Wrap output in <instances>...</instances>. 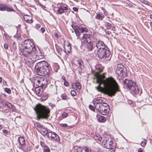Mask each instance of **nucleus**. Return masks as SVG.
Here are the masks:
<instances>
[{
  "label": "nucleus",
  "instance_id": "nucleus-1",
  "mask_svg": "<svg viewBox=\"0 0 152 152\" xmlns=\"http://www.w3.org/2000/svg\"><path fill=\"white\" fill-rule=\"evenodd\" d=\"M94 76L96 79V83L99 84L95 87L98 91L111 97L114 96L117 92L120 91L118 84L113 77H109L104 80V73L100 75L98 72L95 73Z\"/></svg>",
  "mask_w": 152,
  "mask_h": 152
},
{
  "label": "nucleus",
  "instance_id": "nucleus-2",
  "mask_svg": "<svg viewBox=\"0 0 152 152\" xmlns=\"http://www.w3.org/2000/svg\"><path fill=\"white\" fill-rule=\"evenodd\" d=\"M19 50L23 55L27 58L28 61L31 64L38 60V56L41 54L39 50H37L34 44L28 39L24 40L23 44L20 47Z\"/></svg>",
  "mask_w": 152,
  "mask_h": 152
},
{
  "label": "nucleus",
  "instance_id": "nucleus-3",
  "mask_svg": "<svg viewBox=\"0 0 152 152\" xmlns=\"http://www.w3.org/2000/svg\"><path fill=\"white\" fill-rule=\"evenodd\" d=\"M94 53L96 56L101 59L108 57L110 55L107 47L103 42L99 40L96 44Z\"/></svg>",
  "mask_w": 152,
  "mask_h": 152
},
{
  "label": "nucleus",
  "instance_id": "nucleus-4",
  "mask_svg": "<svg viewBox=\"0 0 152 152\" xmlns=\"http://www.w3.org/2000/svg\"><path fill=\"white\" fill-rule=\"evenodd\" d=\"M38 120L47 119L50 116L49 108L40 104L36 105L34 109Z\"/></svg>",
  "mask_w": 152,
  "mask_h": 152
},
{
  "label": "nucleus",
  "instance_id": "nucleus-5",
  "mask_svg": "<svg viewBox=\"0 0 152 152\" xmlns=\"http://www.w3.org/2000/svg\"><path fill=\"white\" fill-rule=\"evenodd\" d=\"M38 74L42 76H46L49 73V67L48 63L45 61L38 62L35 66Z\"/></svg>",
  "mask_w": 152,
  "mask_h": 152
},
{
  "label": "nucleus",
  "instance_id": "nucleus-6",
  "mask_svg": "<svg viewBox=\"0 0 152 152\" xmlns=\"http://www.w3.org/2000/svg\"><path fill=\"white\" fill-rule=\"evenodd\" d=\"M124 83L127 88L129 89L131 92H132L135 94H138L139 92V89L136 83L131 80L125 79L123 81Z\"/></svg>",
  "mask_w": 152,
  "mask_h": 152
},
{
  "label": "nucleus",
  "instance_id": "nucleus-7",
  "mask_svg": "<svg viewBox=\"0 0 152 152\" xmlns=\"http://www.w3.org/2000/svg\"><path fill=\"white\" fill-rule=\"evenodd\" d=\"M102 144L105 148L112 149L113 151L116 148V144L110 138L105 137L102 141Z\"/></svg>",
  "mask_w": 152,
  "mask_h": 152
},
{
  "label": "nucleus",
  "instance_id": "nucleus-8",
  "mask_svg": "<svg viewBox=\"0 0 152 152\" xmlns=\"http://www.w3.org/2000/svg\"><path fill=\"white\" fill-rule=\"evenodd\" d=\"M47 81L43 77H38L36 79L34 84V86L35 88L41 87L45 88L46 87Z\"/></svg>",
  "mask_w": 152,
  "mask_h": 152
},
{
  "label": "nucleus",
  "instance_id": "nucleus-9",
  "mask_svg": "<svg viewBox=\"0 0 152 152\" xmlns=\"http://www.w3.org/2000/svg\"><path fill=\"white\" fill-rule=\"evenodd\" d=\"M97 110L102 114L106 115L109 112V106L107 103H103V104L99 105V109Z\"/></svg>",
  "mask_w": 152,
  "mask_h": 152
},
{
  "label": "nucleus",
  "instance_id": "nucleus-10",
  "mask_svg": "<svg viewBox=\"0 0 152 152\" xmlns=\"http://www.w3.org/2000/svg\"><path fill=\"white\" fill-rule=\"evenodd\" d=\"M47 136L49 140L53 142H58L60 141V139L58 135L52 131H50L48 132Z\"/></svg>",
  "mask_w": 152,
  "mask_h": 152
},
{
  "label": "nucleus",
  "instance_id": "nucleus-11",
  "mask_svg": "<svg viewBox=\"0 0 152 152\" xmlns=\"http://www.w3.org/2000/svg\"><path fill=\"white\" fill-rule=\"evenodd\" d=\"M93 37L92 35L86 34H83L82 38V43L83 45L84 43L92 42Z\"/></svg>",
  "mask_w": 152,
  "mask_h": 152
},
{
  "label": "nucleus",
  "instance_id": "nucleus-12",
  "mask_svg": "<svg viewBox=\"0 0 152 152\" xmlns=\"http://www.w3.org/2000/svg\"><path fill=\"white\" fill-rule=\"evenodd\" d=\"M124 66L122 64H119L116 70V73L119 76L125 77L126 76L127 74L124 71Z\"/></svg>",
  "mask_w": 152,
  "mask_h": 152
},
{
  "label": "nucleus",
  "instance_id": "nucleus-13",
  "mask_svg": "<svg viewBox=\"0 0 152 152\" xmlns=\"http://www.w3.org/2000/svg\"><path fill=\"white\" fill-rule=\"evenodd\" d=\"M0 10L1 11H6L7 12H15V10L12 7L5 4H0Z\"/></svg>",
  "mask_w": 152,
  "mask_h": 152
},
{
  "label": "nucleus",
  "instance_id": "nucleus-14",
  "mask_svg": "<svg viewBox=\"0 0 152 152\" xmlns=\"http://www.w3.org/2000/svg\"><path fill=\"white\" fill-rule=\"evenodd\" d=\"M64 51L66 54H68L71 52V44L68 41L64 42Z\"/></svg>",
  "mask_w": 152,
  "mask_h": 152
},
{
  "label": "nucleus",
  "instance_id": "nucleus-15",
  "mask_svg": "<svg viewBox=\"0 0 152 152\" xmlns=\"http://www.w3.org/2000/svg\"><path fill=\"white\" fill-rule=\"evenodd\" d=\"M71 26L74 30L77 36L79 37L81 35V34L82 33V27L78 26H74L73 25H72Z\"/></svg>",
  "mask_w": 152,
  "mask_h": 152
},
{
  "label": "nucleus",
  "instance_id": "nucleus-16",
  "mask_svg": "<svg viewBox=\"0 0 152 152\" xmlns=\"http://www.w3.org/2000/svg\"><path fill=\"white\" fill-rule=\"evenodd\" d=\"M68 10V6L67 5L65 4L64 5H60L57 10V12L58 14H60L63 13L64 10Z\"/></svg>",
  "mask_w": 152,
  "mask_h": 152
},
{
  "label": "nucleus",
  "instance_id": "nucleus-17",
  "mask_svg": "<svg viewBox=\"0 0 152 152\" xmlns=\"http://www.w3.org/2000/svg\"><path fill=\"white\" fill-rule=\"evenodd\" d=\"M75 150V152H92L91 150L87 147H78Z\"/></svg>",
  "mask_w": 152,
  "mask_h": 152
},
{
  "label": "nucleus",
  "instance_id": "nucleus-18",
  "mask_svg": "<svg viewBox=\"0 0 152 152\" xmlns=\"http://www.w3.org/2000/svg\"><path fill=\"white\" fill-rule=\"evenodd\" d=\"M18 142L20 144L19 147L21 149H23L25 145V141L24 138L23 137H20L18 140Z\"/></svg>",
  "mask_w": 152,
  "mask_h": 152
},
{
  "label": "nucleus",
  "instance_id": "nucleus-19",
  "mask_svg": "<svg viewBox=\"0 0 152 152\" xmlns=\"http://www.w3.org/2000/svg\"><path fill=\"white\" fill-rule=\"evenodd\" d=\"M23 18L25 21L27 23H31L33 22L32 17L31 15H24L23 16Z\"/></svg>",
  "mask_w": 152,
  "mask_h": 152
},
{
  "label": "nucleus",
  "instance_id": "nucleus-20",
  "mask_svg": "<svg viewBox=\"0 0 152 152\" xmlns=\"http://www.w3.org/2000/svg\"><path fill=\"white\" fill-rule=\"evenodd\" d=\"M103 103H104L103 102L102 100L100 99H97L94 102V104L95 108L98 109H99V105L103 104Z\"/></svg>",
  "mask_w": 152,
  "mask_h": 152
},
{
  "label": "nucleus",
  "instance_id": "nucleus-21",
  "mask_svg": "<svg viewBox=\"0 0 152 152\" xmlns=\"http://www.w3.org/2000/svg\"><path fill=\"white\" fill-rule=\"evenodd\" d=\"M4 105L8 108L11 109L12 112L16 111V109L15 106L10 103L8 102H6L4 103Z\"/></svg>",
  "mask_w": 152,
  "mask_h": 152
},
{
  "label": "nucleus",
  "instance_id": "nucleus-22",
  "mask_svg": "<svg viewBox=\"0 0 152 152\" xmlns=\"http://www.w3.org/2000/svg\"><path fill=\"white\" fill-rule=\"evenodd\" d=\"M94 138L95 140L99 143H102V138L100 135L98 134H96L94 136Z\"/></svg>",
  "mask_w": 152,
  "mask_h": 152
},
{
  "label": "nucleus",
  "instance_id": "nucleus-23",
  "mask_svg": "<svg viewBox=\"0 0 152 152\" xmlns=\"http://www.w3.org/2000/svg\"><path fill=\"white\" fill-rule=\"evenodd\" d=\"M104 26L107 29H111L114 31H115V27L112 26L111 23L108 22H105L104 24Z\"/></svg>",
  "mask_w": 152,
  "mask_h": 152
},
{
  "label": "nucleus",
  "instance_id": "nucleus-24",
  "mask_svg": "<svg viewBox=\"0 0 152 152\" xmlns=\"http://www.w3.org/2000/svg\"><path fill=\"white\" fill-rule=\"evenodd\" d=\"M93 45L92 42L87 43L86 48L88 51H91L93 48Z\"/></svg>",
  "mask_w": 152,
  "mask_h": 152
},
{
  "label": "nucleus",
  "instance_id": "nucleus-25",
  "mask_svg": "<svg viewBox=\"0 0 152 152\" xmlns=\"http://www.w3.org/2000/svg\"><path fill=\"white\" fill-rule=\"evenodd\" d=\"M36 89L35 90L36 93V94L39 96H41L42 94H43V89L42 88H41L39 87H37L36 88Z\"/></svg>",
  "mask_w": 152,
  "mask_h": 152
},
{
  "label": "nucleus",
  "instance_id": "nucleus-26",
  "mask_svg": "<svg viewBox=\"0 0 152 152\" xmlns=\"http://www.w3.org/2000/svg\"><path fill=\"white\" fill-rule=\"evenodd\" d=\"M96 117L98 119V121L101 123H104L107 120V119L106 117L102 116L96 115Z\"/></svg>",
  "mask_w": 152,
  "mask_h": 152
},
{
  "label": "nucleus",
  "instance_id": "nucleus-27",
  "mask_svg": "<svg viewBox=\"0 0 152 152\" xmlns=\"http://www.w3.org/2000/svg\"><path fill=\"white\" fill-rule=\"evenodd\" d=\"M104 18V16L103 15H101L100 13H96L95 16V19L100 20H102Z\"/></svg>",
  "mask_w": 152,
  "mask_h": 152
},
{
  "label": "nucleus",
  "instance_id": "nucleus-28",
  "mask_svg": "<svg viewBox=\"0 0 152 152\" xmlns=\"http://www.w3.org/2000/svg\"><path fill=\"white\" fill-rule=\"evenodd\" d=\"M39 132L42 135L46 134L47 135L48 132H49L46 128L43 127L41 129L40 131H39Z\"/></svg>",
  "mask_w": 152,
  "mask_h": 152
},
{
  "label": "nucleus",
  "instance_id": "nucleus-29",
  "mask_svg": "<svg viewBox=\"0 0 152 152\" xmlns=\"http://www.w3.org/2000/svg\"><path fill=\"white\" fill-rule=\"evenodd\" d=\"M35 126L37 130L39 132L43 127L40 123H37L35 124Z\"/></svg>",
  "mask_w": 152,
  "mask_h": 152
},
{
  "label": "nucleus",
  "instance_id": "nucleus-30",
  "mask_svg": "<svg viewBox=\"0 0 152 152\" xmlns=\"http://www.w3.org/2000/svg\"><path fill=\"white\" fill-rule=\"evenodd\" d=\"M75 90H77V89H80L81 88V85L80 83L78 81H76L75 82Z\"/></svg>",
  "mask_w": 152,
  "mask_h": 152
},
{
  "label": "nucleus",
  "instance_id": "nucleus-31",
  "mask_svg": "<svg viewBox=\"0 0 152 152\" xmlns=\"http://www.w3.org/2000/svg\"><path fill=\"white\" fill-rule=\"evenodd\" d=\"M61 116H62V117L61 116V119H62L63 118H65L68 116L69 115L67 113L64 112L62 114Z\"/></svg>",
  "mask_w": 152,
  "mask_h": 152
},
{
  "label": "nucleus",
  "instance_id": "nucleus-32",
  "mask_svg": "<svg viewBox=\"0 0 152 152\" xmlns=\"http://www.w3.org/2000/svg\"><path fill=\"white\" fill-rule=\"evenodd\" d=\"M61 97L63 100H66L67 99V96L66 94H62Z\"/></svg>",
  "mask_w": 152,
  "mask_h": 152
},
{
  "label": "nucleus",
  "instance_id": "nucleus-33",
  "mask_svg": "<svg viewBox=\"0 0 152 152\" xmlns=\"http://www.w3.org/2000/svg\"><path fill=\"white\" fill-rule=\"evenodd\" d=\"M147 140L144 139L141 143V146L143 147L145 146L147 143Z\"/></svg>",
  "mask_w": 152,
  "mask_h": 152
},
{
  "label": "nucleus",
  "instance_id": "nucleus-34",
  "mask_svg": "<svg viewBox=\"0 0 152 152\" xmlns=\"http://www.w3.org/2000/svg\"><path fill=\"white\" fill-rule=\"evenodd\" d=\"M4 91L9 94H10L11 93V90L10 88H6L4 89Z\"/></svg>",
  "mask_w": 152,
  "mask_h": 152
},
{
  "label": "nucleus",
  "instance_id": "nucleus-35",
  "mask_svg": "<svg viewBox=\"0 0 152 152\" xmlns=\"http://www.w3.org/2000/svg\"><path fill=\"white\" fill-rule=\"evenodd\" d=\"M43 151V152H50V150L49 148L47 146L44 148Z\"/></svg>",
  "mask_w": 152,
  "mask_h": 152
},
{
  "label": "nucleus",
  "instance_id": "nucleus-36",
  "mask_svg": "<svg viewBox=\"0 0 152 152\" xmlns=\"http://www.w3.org/2000/svg\"><path fill=\"white\" fill-rule=\"evenodd\" d=\"M79 67L80 69L82 68L83 66V63L82 61H78Z\"/></svg>",
  "mask_w": 152,
  "mask_h": 152
},
{
  "label": "nucleus",
  "instance_id": "nucleus-37",
  "mask_svg": "<svg viewBox=\"0 0 152 152\" xmlns=\"http://www.w3.org/2000/svg\"><path fill=\"white\" fill-rule=\"evenodd\" d=\"M71 94L73 96H75L77 95V93L75 90H72L71 91Z\"/></svg>",
  "mask_w": 152,
  "mask_h": 152
},
{
  "label": "nucleus",
  "instance_id": "nucleus-38",
  "mask_svg": "<svg viewBox=\"0 0 152 152\" xmlns=\"http://www.w3.org/2000/svg\"><path fill=\"white\" fill-rule=\"evenodd\" d=\"M82 33L84 32H87L88 31V29L86 27L83 28L82 27Z\"/></svg>",
  "mask_w": 152,
  "mask_h": 152
},
{
  "label": "nucleus",
  "instance_id": "nucleus-39",
  "mask_svg": "<svg viewBox=\"0 0 152 152\" xmlns=\"http://www.w3.org/2000/svg\"><path fill=\"white\" fill-rule=\"evenodd\" d=\"M40 143L41 146L42 147L45 148L47 146L45 143L42 141H41L40 142Z\"/></svg>",
  "mask_w": 152,
  "mask_h": 152
},
{
  "label": "nucleus",
  "instance_id": "nucleus-40",
  "mask_svg": "<svg viewBox=\"0 0 152 152\" xmlns=\"http://www.w3.org/2000/svg\"><path fill=\"white\" fill-rule=\"evenodd\" d=\"M48 98V96L47 95H43L42 96V99L43 100H46Z\"/></svg>",
  "mask_w": 152,
  "mask_h": 152
},
{
  "label": "nucleus",
  "instance_id": "nucleus-41",
  "mask_svg": "<svg viewBox=\"0 0 152 152\" xmlns=\"http://www.w3.org/2000/svg\"><path fill=\"white\" fill-rule=\"evenodd\" d=\"M89 108L90 110L93 111H94L95 110V107L91 105H89Z\"/></svg>",
  "mask_w": 152,
  "mask_h": 152
},
{
  "label": "nucleus",
  "instance_id": "nucleus-42",
  "mask_svg": "<svg viewBox=\"0 0 152 152\" xmlns=\"http://www.w3.org/2000/svg\"><path fill=\"white\" fill-rule=\"evenodd\" d=\"M35 27L37 29H38L41 27V25L39 24H36Z\"/></svg>",
  "mask_w": 152,
  "mask_h": 152
},
{
  "label": "nucleus",
  "instance_id": "nucleus-43",
  "mask_svg": "<svg viewBox=\"0 0 152 152\" xmlns=\"http://www.w3.org/2000/svg\"><path fill=\"white\" fill-rule=\"evenodd\" d=\"M71 86H72V89H75V83H72L71 84Z\"/></svg>",
  "mask_w": 152,
  "mask_h": 152
},
{
  "label": "nucleus",
  "instance_id": "nucleus-44",
  "mask_svg": "<svg viewBox=\"0 0 152 152\" xmlns=\"http://www.w3.org/2000/svg\"><path fill=\"white\" fill-rule=\"evenodd\" d=\"M64 84L66 86H69V83L67 82L66 80L65 81L64 83Z\"/></svg>",
  "mask_w": 152,
  "mask_h": 152
},
{
  "label": "nucleus",
  "instance_id": "nucleus-45",
  "mask_svg": "<svg viewBox=\"0 0 152 152\" xmlns=\"http://www.w3.org/2000/svg\"><path fill=\"white\" fill-rule=\"evenodd\" d=\"M61 127H65L68 126L66 124H61Z\"/></svg>",
  "mask_w": 152,
  "mask_h": 152
},
{
  "label": "nucleus",
  "instance_id": "nucleus-46",
  "mask_svg": "<svg viewBox=\"0 0 152 152\" xmlns=\"http://www.w3.org/2000/svg\"><path fill=\"white\" fill-rule=\"evenodd\" d=\"M106 34H107L108 35H111V32L109 31H105Z\"/></svg>",
  "mask_w": 152,
  "mask_h": 152
},
{
  "label": "nucleus",
  "instance_id": "nucleus-47",
  "mask_svg": "<svg viewBox=\"0 0 152 152\" xmlns=\"http://www.w3.org/2000/svg\"><path fill=\"white\" fill-rule=\"evenodd\" d=\"M3 132L6 134H8V131L6 129H4L3 130Z\"/></svg>",
  "mask_w": 152,
  "mask_h": 152
},
{
  "label": "nucleus",
  "instance_id": "nucleus-48",
  "mask_svg": "<svg viewBox=\"0 0 152 152\" xmlns=\"http://www.w3.org/2000/svg\"><path fill=\"white\" fill-rule=\"evenodd\" d=\"M54 36L56 37L57 38L59 37L58 34L56 32H55L54 33Z\"/></svg>",
  "mask_w": 152,
  "mask_h": 152
},
{
  "label": "nucleus",
  "instance_id": "nucleus-49",
  "mask_svg": "<svg viewBox=\"0 0 152 152\" xmlns=\"http://www.w3.org/2000/svg\"><path fill=\"white\" fill-rule=\"evenodd\" d=\"M40 31L41 32L43 33L45 31V29L43 27H42L40 29Z\"/></svg>",
  "mask_w": 152,
  "mask_h": 152
},
{
  "label": "nucleus",
  "instance_id": "nucleus-50",
  "mask_svg": "<svg viewBox=\"0 0 152 152\" xmlns=\"http://www.w3.org/2000/svg\"><path fill=\"white\" fill-rule=\"evenodd\" d=\"M4 47L5 48L7 49L8 48V46L7 44H5L4 45Z\"/></svg>",
  "mask_w": 152,
  "mask_h": 152
},
{
  "label": "nucleus",
  "instance_id": "nucleus-51",
  "mask_svg": "<svg viewBox=\"0 0 152 152\" xmlns=\"http://www.w3.org/2000/svg\"><path fill=\"white\" fill-rule=\"evenodd\" d=\"M73 9L74 11L76 12H77L78 11V9L76 7H73Z\"/></svg>",
  "mask_w": 152,
  "mask_h": 152
},
{
  "label": "nucleus",
  "instance_id": "nucleus-52",
  "mask_svg": "<svg viewBox=\"0 0 152 152\" xmlns=\"http://www.w3.org/2000/svg\"><path fill=\"white\" fill-rule=\"evenodd\" d=\"M62 78L63 80H64V81H65L66 80V77L64 76H62Z\"/></svg>",
  "mask_w": 152,
  "mask_h": 152
},
{
  "label": "nucleus",
  "instance_id": "nucleus-53",
  "mask_svg": "<svg viewBox=\"0 0 152 152\" xmlns=\"http://www.w3.org/2000/svg\"><path fill=\"white\" fill-rule=\"evenodd\" d=\"M138 152H143V151L141 149H139L138 151Z\"/></svg>",
  "mask_w": 152,
  "mask_h": 152
},
{
  "label": "nucleus",
  "instance_id": "nucleus-54",
  "mask_svg": "<svg viewBox=\"0 0 152 152\" xmlns=\"http://www.w3.org/2000/svg\"><path fill=\"white\" fill-rule=\"evenodd\" d=\"M2 81V78L1 77H0V83H1Z\"/></svg>",
  "mask_w": 152,
  "mask_h": 152
},
{
  "label": "nucleus",
  "instance_id": "nucleus-55",
  "mask_svg": "<svg viewBox=\"0 0 152 152\" xmlns=\"http://www.w3.org/2000/svg\"><path fill=\"white\" fill-rule=\"evenodd\" d=\"M150 17L152 19V15H151V14L150 15Z\"/></svg>",
  "mask_w": 152,
  "mask_h": 152
},
{
  "label": "nucleus",
  "instance_id": "nucleus-56",
  "mask_svg": "<svg viewBox=\"0 0 152 152\" xmlns=\"http://www.w3.org/2000/svg\"><path fill=\"white\" fill-rule=\"evenodd\" d=\"M2 128V126L1 125H0V130Z\"/></svg>",
  "mask_w": 152,
  "mask_h": 152
},
{
  "label": "nucleus",
  "instance_id": "nucleus-57",
  "mask_svg": "<svg viewBox=\"0 0 152 152\" xmlns=\"http://www.w3.org/2000/svg\"><path fill=\"white\" fill-rule=\"evenodd\" d=\"M150 25L152 26V22H151L150 23Z\"/></svg>",
  "mask_w": 152,
  "mask_h": 152
},
{
  "label": "nucleus",
  "instance_id": "nucleus-58",
  "mask_svg": "<svg viewBox=\"0 0 152 152\" xmlns=\"http://www.w3.org/2000/svg\"><path fill=\"white\" fill-rule=\"evenodd\" d=\"M18 152H19V151H18Z\"/></svg>",
  "mask_w": 152,
  "mask_h": 152
}]
</instances>
